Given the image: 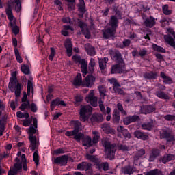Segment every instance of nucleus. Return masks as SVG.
<instances>
[{"label":"nucleus","mask_w":175,"mask_h":175,"mask_svg":"<svg viewBox=\"0 0 175 175\" xmlns=\"http://www.w3.org/2000/svg\"><path fill=\"white\" fill-rule=\"evenodd\" d=\"M36 128L33 126H31L29 129V139L30 140L31 146V150L34 153L33 154V161L35 162L36 166L39 165V154L38 153V142L36 139V137L33 136L35 133H36Z\"/></svg>","instance_id":"obj_1"},{"label":"nucleus","mask_w":175,"mask_h":175,"mask_svg":"<svg viewBox=\"0 0 175 175\" xmlns=\"http://www.w3.org/2000/svg\"><path fill=\"white\" fill-rule=\"evenodd\" d=\"M109 25L110 27L103 33V36L105 39H109V38H111L116 35V31H117V27H118V18H117V16H111Z\"/></svg>","instance_id":"obj_2"},{"label":"nucleus","mask_w":175,"mask_h":175,"mask_svg":"<svg viewBox=\"0 0 175 175\" xmlns=\"http://www.w3.org/2000/svg\"><path fill=\"white\" fill-rule=\"evenodd\" d=\"M15 86V95L16 96H20L21 94V84L17 81V74L16 72L12 73V77L10 78V82L8 85L9 90H13V87Z\"/></svg>","instance_id":"obj_3"},{"label":"nucleus","mask_w":175,"mask_h":175,"mask_svg":"<svg viewBox=\"0 0 175 175\" xmlns=\"http://www.w3.org/2000/svg\"><path fill=\"white\" fill-rule=\"evenodd\" d=\"M92 114V107L90 105H84L81 107L79 116L81 121L85 122Z\"/></svg>","instance_id":"obj_4"},{"label":"nucleus","mask_w":175,"mask_h":175,"mask_svg":"<svg viewBox=\"0 0 175 175\" xmlns=\"http://www.w3.org/2000/svg\"><path fill=\"white\" fill-rule=\"evenodd\" d=\"M104 147L105 149V154H107V157L113 159L117 150L116 144H111L110 142H104Z\"/></svg>","instance_id":"obj_5"},{"label":"nucleus","mask_w":175,"mask_h":175,"mask_svg":"<svg viewBox=\"0 0 175 175\" xmlns=\"http://www.w3.org/2000/svg\"><path fill=\"white\" fill-rule=\"evenodd\" d=\"M15 161L16 163L14 167L8 172V175H16L17 173H20L23 170V162L20 161V159L16 157Z\"/></svg>","instance_id":"obj_6"},{"label":"nucleus","mask_w":175,"mask_h":175,"mask_svg":"<svg viewBox=\"0 0 175 175\" xmlns=\"http://www.w3.org/2000/svg\"><path fill=\"white\" fill-rule=\"evenodd\" d=\"M85 100L88 103H90L93 107H96V106H98V98L95 96L94 90L90 92L88 96L85 98Z\"/></svg>","instance_id":"obj_7"},{"label":"nucleus","mask_w":175,"mask_h":175,"mask_svg":"<svg viewBox=\"0 0 175 175\" xmlns=\"http://www.w3.org/2000/svg\"><path fill=\"white\" fill-rule=\"evenodd\" d=\"M6 14L8 20H10V25L12 28L13 27H16V20H13V12H12V5L8 4L5 9Z\"/></svg>","instance_id":"obj_8"},{"label":"nucleus","mask_w":175,"mask_h":175,"mask_svg":"<svg viewBox=\"0 0 175 175\" xmlns=\"http://www.w3.org/2000/svg\"><path fill=\"white\" fill-rule=\"evenodd\" d=\"M117 132L118 137H122V136H124V139H131L132 137L128 129H124V126H118L117 128Z\"/></svg>","instance_id":"obj_9"},{"label":"nucleus","mask_w":175,"mask_h":175,"mask_svg":"<svg viewBox=\"0 0 175 175\" xmlns=\"http://www.w3.org/2000/svg\"><path fill=\"white\" fill-rule=\"evenodd\" d=\"M124 69H125V63L120 62L116 65H113L111 67V72L114 73H122L124 72Z\"/></svg>","instance_id":"obj_10"},{"label":"nucleus","mask_w":175,"mask_h":175,"mask_svg":"<svg viewBox=\"0 0 175 175\" xmlns=\"http://www.w3.org/2000/svg\"><path fill=\"white\" fill-rule=\"evenodd\" d=\"M95 81V77L92 75H88L85 79L82 81V85L88 88H91L92 87L94 82Z\"/></svg>","instance_id":"obj_11"},{"label":"nucleus","mask_w":175,"mask_h":175,"mask_svg":"<svg viewBox=\"0 0 175 175\" xmlns=\"http://www.w3.org/2000/svg\"><path fill=\"white\" fill-rule=\"evenodd\" d=\"M64 47L66 49L68 57H72L73 47L72 46V40H70V39L68 38L64 42Z\"/></svg>","instance_id":"obj_12"},{"label":"nucleus","mask_w":175,"mask_h":175,"mask_svg":"<svg viewBox=\"0 0 175 175\" xmlns=\"http://www.w3.org/2000/svg\"><path fill=\"white\" fill-rule=\"evenodd\" d=\"M111 57L113 61H116L118 63L124 62L121 53H120L118 51L111 52Z\"/></svg>","instance_id":"obj_13"},{"label":"nucleus","mask_w":175,"mask_h":175,"mask_svg":"<svg viewBox=\"0 0 175 175\" xmlns=\"http://www.w3.org/2000/svg\"><path fill=\"white\" fill-rule=\"evenodd\" d=\"M54 162L60 166H66V163H68V156L58 157L55 159Z\"/></svg>","instance_id":"obj_14"},{"label":"nucleus","mask_w":175,"mask_h":175,"mask_svg":"<svg viewBox=\"0 0 175 175\" xmlns=\"http://www.w3.org/2000/svg\"><path fill=\"white\" fill-rule=\"evenodd\" d=\"M140 118L137 116H127L123 120V122L124 125H129L131 122H136V121H139Z\"/></svg>","instance_id":"obj_15"},{"label":"nucleus","mask_w":175,"mask_h":175,"mask_svg":"<svg viewBox=\"0 0 175 175\" xmlns=\"http://www.w3.org/2000/svg\"><path fill=\"white\" fill-rule=\"evenodd\" d=\"M79 64L81 65V70L83 73V77H85L87 73H88V69L87 68H88V62L83 59Z\"/></svg>","instance_id":"obj_16"},{"label":"nucleus","mask_w":175,"mask_h":175,"mask_svg":"<svg viewBox=\"0 0 175 175\" xmlns=\"http://www.w3.org/2000/svg\"><path fill=\"white\" fill-rule=\"evenodd\" d=\"M145 27L148 28H152L154 25H155V18L152 16H150L149 18H146L144 22Z\"/></svg>","instance_id":"obj_17"},{"label":"nucleus","mask_w":175,"mask_h":175,"mask_svg":"<svg viewBox=\"0 0 175 175\" xmlns=\"http://www.w3.org/2000/svg\"><path fill=\"white\" fill-rule=\"evenodd\" d=\"M161 137H163V139H166L167 142H174L175 141V137L174 135L170 134L167 131H162L161 133Z\"/></svg>","instance_id":"obj_18"},{"label":"nucleus","mask_w":175,"mask_h":175,"mask_svg":"<svg viewBox=\"0 0 175 175\" xmlns=\"http://www.w3.org/2000/svg\"><path fill=\"white\" fill-rule=\"evenodd\" d=\"M155 111V107L152 105H145L141 108V113L142 114H150V113H152Z\"/></svg>","instance_id":"obj_19"},{"label":"nucleus","mask_w":175,"mask_h":175,"mask_svg":"<svg viewBox=\"0 0 175 175\" xmlns=\"http://www.w3.org/2000/svg\"><path fill=\"white\" fill-rule=\"evenodd\" d=\"M85 49L86 53H88V55H90V57H94V55H96L95 48L91 46V44H85Z\"/></svg>","instance_id":"obj_20"},{"label":"nucleus","mask_w":175,"mask_h":175,"mask_svg":"<svg viewBox=\"0 0 175 175\" xmlns=\"http://www.w3.org/2000/svg\"><path fill=\"white\" fill-rule=\"evenodd\" d=\"M134 136L137 139H140L141 140H148V135L139 131H135Z\"/></svg>","instance_id":"obj_21"},{"label":"nucleus","mask_w":175,"mask_h":175,"mask_svg":"<svg viewBox=\"0 0 175 175\" xmlns=\"http://www.w3.org/2000/svg\"><path fill=\"white\" fill-rule=\"evenodd\" d=\"M72 84L75 87H80V85H83V79L81 77V74L78 73L75 78L74 79Z\"/></svg>","instance_id":"obj_22"},{"label":"nucleus","mask_w":175,"mask_h":175,"mask_svg":"<svg viewBox=\"0 0 175 175\" xmlns=\"http://www.w3.org/2000/svg\"><path fill=\"white\" fill-rule=\"evenodd\" d=\"M92 122H102L103 121V116L101 113H95L91 118Z\"/></svg>","instance_id":"obj_23"},{"label":"nucleus","mask_w":175,"mask_h":175,"mask_svg":"<svg viewBox=\"0 0 175 175\" xmlns=\"http://www.w3.org/2000/svg\"><path fill=\"white\" fill-rule=\"evenodd\" d=\"M175 159V156L174 154H165L161 159V161L163 163H166L167 162H170V161H173Z\"/></svg>","instance_id":"obj_24"},{"label":"nucleus","mask_w":175,"mask_h":175,"mask_svg":"<svg viewBox=\"0 0 175 175\" xmlns=\"http://www.w3.org/2000/svg\"><path fill=\"white\" fill-rule=\"evenodd\" d=\"M159 156V150L152 149L149 156V162H154L157 159V157Z\"/></svg>","instance_id":"obj_25"},{"label":"nucleus","mask_w":175,"mask_h":175,"mask_svg":"<svg viewBox=\"0 0 175 175\" xmlns=\"http://www.w3.org/2000/svg\"><path fill=\"white\" fill-rule=\"evenodd\" d=\"M95 59L90 58L88 67V73H94V71L95 70Z\"/></svg>","instance_id":"obj_26"},{"label":"nucleus","mask_w":175,"mask_h":175,"mask_svg":"<svg viewBox=\"0 0 175 175\" xmlns=\"http://www.w3.org/2000/svg\"><path fill=\"white\" fill-rule=\"evenodd\" d=\"M161 77L163 79V83H165V84H172L173 83V80H172V78L167 75H166V74H165V72H161L160 74Z\"/></svg>","instance_id":"obj_27"},{"label":"nucleus","mask_w":175,"mask_h":175,"mask_svg":"<svg viewBox=\"0 0 175 175\" xmlns=\"http://www.w3.org/2000/svg\"><path fill=\"white\" fill-rule=\"evenodd\" d=\"M157 76L158 75L157 74V72H146L144 75V79H147L148 80H155Z\"/></svg>","instance_id":"obj_28"},{"label":"nucleus","mask_w":175,"mask_h":175,"mask_svg":"<svg viewBox=\"0 0 175 175\" xmlns=\"http://www.w3.org/2000/svg\"><path fill=\"white\" fill-rule=\"evenodd\" d=\"M107 62H109V59L107 57L98 59L99 68L101 70L106 69V64H107Z\"/></svg>","instance_id":"obj_29"},{"label":"nucleus","mask_w":175,"mask_h":175,"mask_svg":"<svg viewBox=\"0 0 175 175\" xmlns=\"http://www.w3.org/2000/svg\"><path fill=\"white\" fill-rule=\"evenodd\" d=\"M63 28L64 29L61 31V33L63 36H69V32H68V31H74V29L70 25H64Z\"/></svg>","instance_id":"obj_30"},{"label":"nucleus","mask_w":175,"mask_h":175,"mask_svg":"<svg viewBox=\"0 0 175 175\" xmlns=\"http://www.w3.org/2000/svg\"><path fill=\"white\" fill-rule=\"evenodd\" d=\"M86 159H88L91 162H94V163H95L96 166H98L100 163V159L94 155L86 154Z\"/></svg>","instance_id":"obj_31"},{"label":"nucleus","mask_w":175,"mask_h":175,"mask_svg":"<svg viewBox=\"0 0 175 175\" xmlns=\"http://www.w3.org/2000/svg\"><path fill=\"white\" fill-rule=\"evenodd\" d=\"M86 159H88L91 162H94V163H95L96 166H98L100 163V159L94 155L86 154Z\"/></svg>","instance_id":"obj_32"},{"label":"nucleus","mask_w":175,"mask_h":175,"mask_svg":"<svg viewBox=\"0 0 175 175\" xmlns=\"http://www.w3.org/2000/svg\"><path fill=\"white\" fill-rule=\"evenodd\" d=\"M156 96L157 98H159L160 99H165V100H167L170 99V97L167 94H166L164 92L162 91H157L155 92Z\"/></svg>","instance_id":"obj_33"},{"label":"nucleus","mask_w":175,"mask_h":175,"mask_svg":"<svg viewBox=\"0 0 175 175\" xmlns=\"http://www.w3.org/2000/svg\"><path fill=\"white\" fill-rule=\"evenodd\" d=\"M113 122L116 124L120 123V112L117 109H114L113 114Z\"/></svg>","instance_id":"obj_34"},{"label":"nucleus","mask_w":175,"mask_h":175,"mask_svg":"<svg viewBox=\"0 0 175 175\" xmlns=\"http://www.w3.org/2000/svg\"><path fill=\"white\" fill-rule=\"evenodd\" d=\"M83 144L86 147H91L92 146V139H91V137L90 136L84 137L83 139Z\"/></svg>","instance_id":"obj_35"},{"label":"nucleus","mask_w":175,"mask_h":175,"mask_svg":"<svg viewBox=\"0 0 175 175\" xmlns=\"http://www.w3.org/2000/svg\"><path fill=\"white\" fill-rule=\"evenodd\" d=\"M103 131L105 132V133H114L115 131L113 129L110 128V126L107 124H103L101 126Z\"/></svg>","instance_id":"obj_36"},{"label":"nucleus","mask_w":175,"mask_h":175,"mask_svg":"<svg viewBox=\"0 0 175 175\" xmlns=\"http://www.w3.org/2000/svg\"><path fill=\"white\" fill-rule=\"evenodd\" d=\"M92 135H94L92 143L94 144H96V143H99V139H100V134H99V132L96 131H92Z\"/></svg>","instance_id":"obj_37"},{"label":"nucleus","mask_w":175,"mask_h":175,"mask_svg":"<svg viewBox=\"0 0 175 175\" xmlns=\"http://www.w3.org/2000/svg\"><path fill=\"white\" fill-rule=\"evenodd\" d=\"M122 173H124V174H133L134 173V170L133 168L131 166H126L122 168Z\"/></svg>","instance_id":"obj_38"},{"label":"nucleus","mask_w":175,"mask_h":175,"mask_svg":"<svg viewBox=\"0 0 175 175\" xmlns=\"http://www.w3.org/2000/svg\"><path fill=\"white\" fill-rule=\"evenodd\" d=\"M70 126H73L74 129L77 130V132L79 133L80 129H81V123L80 122L76 120V121H72L71 122Z\"/></svg>","instance_id":"obj_39"},{"label":"nucleus","mask_w":175,"mask_h":175,"mask_svg":"<svg viewBox=\"0 0 175 175\" xmlns=\"http://www.w3.org/2000/svg\"><path fill=\"white\" fill-rule=\"evenodd\" d=\"M31 94H33V83L31 81H28L27 82V94L28 96L31 95Z\"/></svg>","instance_id":"obj_40"},{"label":"nucleus","mask_w":175,"mask_h":175,"mask_svg":"<svg viewBox=\"0 0 175 175\" xmlns=\"http://www.w3.org/2000/svg\"><path fill=\"white\" fill-rule=\"evenodd\" d=\"M66 2H68V10H75L76 8V0H65Z\"/></svg>","instance_id":"obj_41"},{"label":"nucleus","mask_w":175,"mask_h":175,"mask_svg":"<svg viewBox=\"0 0 175 175\" xmlns=\"http://www.w3.org/2000/svg\"><path fill=\"white\" fill-rule=\"evenodd\" d=\"M78 9L81 13L84 14L85 12V3L84 2V0H79Z\"/></svg>","instance_id":"obj_42"},{"label":"nucleus","mask_w":175,"mask_h":175,"mask_svg":"<svg viewBox=\"0 0 175 175\" xmlns=\"http://www.w3.org/2000/svg\"><path fill=\"white\" fill-rule=\"evenodd\" d=\"M152 49H153V50H154V51H157V53H166V49H165L162 46H159L157 45V44H152Z\"/></svg>","instance_id":"obj_43"},{"label":"nucleus","mask_w":175,"mask_h":175,"mask_svg":"<svg viewBox=\"0 0 175 175\" xmlns=\"http://www.w3.org/2000/svg\"><path fill=\"white\" fill-rule=\"evenodd\" d=\"M121 85H118L116 86L113 87V91L115 92V94H118V95H124L125 94V92H124L122 90V89L120 88Z\"/></svg>","instance_id":"obj_44"},{"label":"nucleus","mask_w":175,"mask_h":175,"mask_svg":"<svg viewBox=\"0 0 175 175\" xmlns=\"http://www.w3.org/2000/svg\"><path fill=\"white\" fill-rule=\"evenodd\" d=\"M169 23H170V18L168 17H163L160 20V24L163 27H167V25H169Z\"/></svg>","instance_id":"obj_45"},{"label":"nucleus","mask_w":175,"mask_h":175,"mask_svg":"<svg viewBox=\"0 0 175 175\" xmlns=\"http://www.w3.org/2000/svg\"><path fill=\"white\" fill-rule=\"evenodd\" d=\"M100 96L101 98H105L106 96V88L103 85L98 86Z\"/></svg>","instance_id":"obj_46"},{"label":"nucleus","mask_w":175,"mask_h":175,"mask_svg":"<svg viewBox=\"0 0 175 175\" xmlns=\"http://www.w3.org/2000/svg\"><path fill=\"white\" fill-rule=\"evenodd\" d=\"M97 167L98 169H103L105 171H107L109 170V163H100H100H98Z\"/></svg>","instance_id":"obj_47"},{"label":"nucleus","mask_w":175,"mask_h":175,"mask_svg":"<svg viewBox=\"0 0 175 175\" xmlns=\"http://www.w3.org/2000/svg\"><path fill=\"white\" fill-rule=\"evenodd\" d=\"M146 154V150L144 149H140L139 150L137 151V154L134 157V159L136 161L139 159V158H142L143 155Z\"/></svg>","instance_id":"obj_48"},{"label":"nucleus","mask_w":175,"mask_h":175,"mask_svg":"<svg viewBox=\"0 0 175 175\" xmlns=\"http://www.w3.org/2000/svg\"><path fill=\"white\" fill-rule=\"evenodd\" d=\"M142 127L144 131H151L152 129V122L144 123Z\"/></svg>","instance_id":"obj_49"},{"label":"nucleus","mask_w":175,"mask_h":175,"mask_svg":"<svg viewBox=\"0 0 175 175\" xmlns=\"http://www.w3.org/2000/svg\"><path fill=\"white\" fill-rule=\"evenodd\" d=\"M16 116L18 118H29V113L28 112L23 113L21 111H18L16 113Z\"/></svg>","instance_id":"obj_50"},{"label":"nucleus","mask_w":175,"mask_h":175,"mask_svg":"<svg viewBox=\"0 0 175 175\" xmlns=\"http://www.w3.org/2000/svg\"><path fill=\"white\" fill-rule=\"evenodd\" d=\"M29 100H27V102L22 103L19 109L21 110V111H24V110H28V109H29Z\"/></svg>","instance_id":"obj_51"},{"label":"nucleus","mask_w":175,"mask_h":175,"mask_svg":"<svg viewBox=\"0 0 175 175\" xmlns=\"http://www.w3.org/2000/svg\"><path fill=\"white\" fill-rule=\"evenodd\" d=\"M78 26L81 28L82 32H84V31H88V26H87V24L83 21H79L78 23Z\"/></svg>","instance_id":"obj_52"},{"label":"nucleus","mask_w":175,"mask_h":175,"mask_svg":"<svg viewBox=\"0 0 175 175\" xmlns=\"http://www.w3.org/2000/svg\"><path fill=\"white\" fill-rule=\"evenodd\" d=\"M117 109L120 111L122 116H126V111L124 110V107H122L121 103L117 104Z\"/></svg>","instance_id":"obj_53"},{"label":"nucleus","mask_w":175,"mask_h":175,"mask_svg":"<svg viewBox=\"0 0 175 175\" xmlns=\"http://www.w3.org/2000/svg\"><path fill=\"white\" fill-rule=\"evenodd\" d=\"M59 99L57 98L53 100L51 103V110H54L55 106H59Z\"/></svg>","instance_id":"obj_54"},{"label":"nucleus","mask_w":175,"mask_h":175,"mask_svg":"<svg viewBox=\"0 0 175 175\" xmlns=\"http://www.w3.org/2000/svg\"><path fill=\"white\" fill-rule=\"evenodd\" d=\"M118 150H120V151H129L131 150V148H129L128 146L123 145L121 144L118 145Z\"/></svg>","instance_id":"obj_55"},{"label":"nucleus","mask_w":175,"mask_h":175,"mask_svg":"<svg viewBox=\"0 0 175 175\" xmlns=\"http://www.w3.org/2000/svg\"><path fill=\"white\" fill-rule=\"evenodd\" d=\"M163 9V12L164 13V14H165L166 16H169V14H172V12H170V10H169V5H164L162 8Z\"/></svg>","instance_id":"obj_56"},{"label":"nucleus","mask_w":175,"mask_h":175,"mask_svg":"<svg viewBox=\"0 0 175 175\" xmlns=\"http://www.w3.org/2000/svg\"><path fill=\"white\" fill-rule=\"evenodd\" d=\"M83 136H84V135H83V133H77V134L74 135V139L77 142H80V140H81V139H83Z\"/></svg>","instance_id":"obj_57"},{"label":"nucleus","mask_w":175,"mask_h":175,"mask_svg":"<svg viewBox=\"0 0 175 175\" xmlns=\"http://www.w3.org/2000/svg\"><path fill=\"white\" fill-rule=\"evenodd\" d=\"M161 174V171L158 170H152L148 172L146 175H159Z\"/></svg>","instance_id":"obj_58"},{"label":"nucleus","mask_w":175,"mask_h":175,"mask_svg":"<svg viewBox=\"0 0 175 175\" xmlns=\"http://www.w3.org/2000/svg\"><path fill=\"white\" fill-rule=\"evenodd\" d=\"M109 83H110V84H112L113 87H116L117 85H119V83L118 81H117V79L116 78H111L108 79Z\"/></svg>","instance_id":"obj_59"},{"label":"nucleus","mask_w":175,"mask_h":175,"mask_svg":"<svg viewBox=\"0 0 175 175\" xmlns=\"http://www.w3.org/2000/svg\"><path fill=\"white\" fill-rule=\"evenodd\" d=\"M21 71L25 75H29V68L27 66H25V65L21 66Z\"/></svg>","instance_id":"obj_60"},{"label":"nucleus","mask_w":175,"mask_h":175,"mask_svg":"<svg viewBox=\"0 0 175 175\" xmlns=\"http://www.w3.org/2000/svg\"><path fill=\"white\" fill-rule=\"evenodd\" d=\"M55 55V49L53 47L51 48V53L49 56V61H53L54 59V56Z\"/></svg>","instance_id":"obj_61"},{"label":"nucleus","mask_w":175,"mask_h":175,"mask_svg":"<svg viewBox=\"0 0 175 175\" xmlns=\"http://www.w3.org/2000/svg\"><path fill=\"white\" fill-rule=\"evenodd\" d=\"M29 109L33 113H36L38 111V106L33 103L29 105Z\"/></svg>","instance_id":"obj_62"},{"label":"nucleus","mask_w":175,"mask_h":175,"mask_svg":"<svg viewBox=\"0 0 175 175\" xmlns=\"http://www.w3.org/2000/svg\"><path fill=\"white\" fill-rule=\"evenodd\" d=\"M166 121H174L175 120V115H166L163 117Z\"/></svg>","instance_id":"obj_63"},{"label":"nucleus","mask_w":175,"mask_h":175,"mask_svg":"<svg viewBox=\"0 0 175 175\" xmlns=\"http://www.w3.org/2000/svg\"><path fill=\"white\" fill-rule=\"evenodd\" d=\"M77 133H78L77 130L74 129L73 131L66 132L65 135L66 136H75V135H77Z\"/></svg>","instance_id":"obj_64"}]
</instances>
